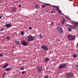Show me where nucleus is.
Masks as SVG:
<instances>
[{
  "instance_id": "nucleus-1",
  "label": "nucleus",
  "mask_w": 78,
  "mask_h": 78,
  "mask_svg": "<svg viewBox=\"0 0 78 78\" xmlns=\"http://www.w3.org/2000/svg\"><path fill=\"white\" fill-rule=\"evenodd\" d=\"M27 41L30 42L34 40L35 39V37L31 35H29L27 36Z\"/></svg>"
},
{
  "instance_id": "nucleus-2",
  "label": "nucleus",
  "mask_w": 78,
  "mask_h": 78,
  "mask_svg": "<svg viewBox=\"0 0 78 78\" xmlns=\"http://www.w3.org/2000/svg\"><path fill=\"white\" fill-rule=\"evenodd\" d=\"M67 66V64L66 63H62L60 64L58 68L59 69H62L65 68Z\"/></svg>"
},
{
  "instance_id": "nucleus-3",
  "label": "nucleus",
  "mask_w": 78,
  "mask_h": 78,
  "mask_svg": "<svg viewBox=\"0 0 78 78\" xmlns=\"http://www.w3.org/2000/svg\"><path fill=\"white\" fill-rule=\"evenodd\" d=\"M68 39L70 41H73L75 38V36H72L70 34H69L68 35Z\"/></svg>"
},
{
  "instance_id": "nucleus-4",
  "label": "nucleus",
  "mask_w": 78,
  "mask_h": 78,
  "mask_svg": "<svg viewBox=\"0 0 78 78\" xmlns=\"http://www.w3.org/2000/svg\"><path fill=\"white\" fill-rule=\"evenodd\" d=\"M73 74L72 73L70 72V73H69L67 74L66 75V76L67 78H70V77L73 76Z\"/></svg>"
},
{
  "instance_id": "nucleus-5",
  "label": "nucleus",
  "mask_w": 78,
  "mask_h": 78,
  "mask_svg": "<svg viewBox=\"0 0 78 78\" xmlns=\"http://www.w3.org/2000/svg\"><path fill=\"white\" fill-rule=\"evenodd\" d=\"M41 47L43 49V50H48V47L45 45H42Z\"/></svg>"
},
{
  "instance_id": "nucleus-6",
  "label": "nucleus",
  "mask_w": 78,
  "mask_h": 78,
  "mask_svg": "<svg viewBox=\"0 0 78 78\" xmlns=\"http://www.w3.org/2000/svg\"><path fill=\"white\" fill-rule=\"evenodd\" d=\"M57 29L58 30V31L59 32L61 33V34H62V33H63V30H62V28H61V27H57Z\"/></svg>"
},
{
  "instance_id": "nucleus-7",
  "label": "nucleus",
  "mask_w": 78,
  "mask_h": 78,
  "mask_svg": "<svg viewBox=\"0 0 78 78\" xmlns=\"http://www.w3.org/2000/svg\"><path fill=\"white\" fill-rule=\"evenodd\" d=\"M21 44H22V45H24V46H26L28 44L25 41H23L21 42Z\"/></svg>"
},
{
  "instance_id": "nucleus-8",
  "label": "nucleus",
  "mask_w": 78,
  "mask_h": 78,
  "mask_svg": "<svg viewBox=\"0 0 78 78\" xmlns=\"http://www.w3.org/2000/svg\"><path fill=\"white\" fill-rule=\"evenodd\" d=\"M37 68L40 73L41 72L42 68L41 67L39 66H37Z\"/></svg>"
},
{
  "instance_id": "nucleus-9",
  "label": "nucleus",
  "mask_w": 78,
  "mask_h": 78,
  "mask_svg": "<svg viewBox=\"0 0 78 78\" xmlns=\"http://www.w3.org/2000/svg\"><path fill=\"white\" fill-rule=\"evenodd\" d=\"M11 25L9 23L6 24V25H5V27H7V28H10L11 27Z\"/></svg>"
},
{
  "instance_id": "nucleus-10",
  "label": "nucleus",
  "mask_w": 78,
  "mask_h": 78,
  "mask_svg": "<svg viewBox=\"0 0 78 78\" xmlns=\"http://www.w3.org/2000/svg\"><path fill=\"white\" fill-rule=\"evenodd\" d=\"M8 65H9V63H7L4 66H2V69L6 68L7 67H8Z\"/></svg>"
},
{
  "instance_id": "nucleus-11",
  "label": "nucleus",
  "mask_w": 78,
  "mask_h": 78,
  "mask_svg": "<svg viewBox=\"0 0 78 78\" xmlns=\"http://www.w3.org/2000/svg\"><path fill=\"white\" fill-rule=\"evenodd\" d=\"M16 10V9L15 7H14L13 8V9L12 10V12H14Z\"/></svg>"
},
{
  "instance_id": "nucleus-12",
  "label": "nucleus",
  "mask_w": 78,
  "mask_h": 78,
  "mask_svg": "<svg viewBox=\"0 0 78 78\" xmlns=\"http://www.w3.org/2000/svg\"><path fill=\"white\" fill-rule=\"evenodd\" d=\"M69 27H70V28H71L72 29H76V27L75 26H70Z\"/></svg>"
},
{
  "instance_id": "nucleus-13",
  "label": "nucleus",
  "mask_w": 78,
  "mask_h": 78,
  "mask_svg": "<svg viewBox=\"0 0 78 78\" xmlns=\"http://www.w3.org/2000/svg\"><path fill=\"white\" fill-rule=\"evenodd\" d=\"M66 22V20L65 19H64L62 22V24H64Z\"/></svg>"
},
{
  "instance_id": "nucleus-14",
  "label": "nucleus",
  "mask_w": 78,
  "mask_h": 78,
  "mask_svg": "<svg viewBox=\"0 0 78 78\" xmlns=\"http://www.w3.org/2000/svg\"><path fill=\"white\" fill-rule=\"evenodd\" d=\"M49 59V58H46L44 59V61H45V62H48V60Z\"/></svg>"
},
{
  "instance_id": "nucleus-15",
  "label": "nucleus",
  "mask_w": 78,
  "mask_h": 78,
  "mask_svg": "<svg viewBox=\"0 0 78 78\" xmlns=\"http://www.w3.org/2000/svg\"><path fill=\"white\" fill-rule=\"evenodd\" d=\"M6 38L7 39V40H10L11 39V38L9 36H7L6 37Z\"/></svg>"
},
{
  "instance_id": "nucleus-16",
  "label": "nucleus",
  "mask_w": 78,
  "mask_h": 78,
  "mask_svg": "<svg viewBox=\"0 0 78 78\" xmlns=\"http://www.w3.org/2000/svg\"><path fill=\"white\" fill-rule=\"evenodd\" d=\"M11 69L9 68H6V69L5 70V71H8L10 70Z\"/></svg>"
},
{
  "instance_id": "nucleus-17",
  "label": "nucleus",
  "mask_w": 78,
  "mask_h": 78,
  "mask_svg": "<svg viewBox=\"0 0 78 78\" xmlns=\"http://www.w3.org/2000/svg\"><path fill=\"white\" fill-rule=\"evenodd\" d=\"M35 8L36 9H39L40 7H39V5H36L35 6Z\"/></svg>"
},
{
  "instance_id": "nucleus-18",
  "label": "nucleus",
  "mask_w": 78,
  "mask_h": 78,
  "mask_svg": "<svg viewBox=\"0 0 78 78\" xmlns=\"http://www.w3.org/2000/svg\"><path fill=\"white\" fill-rule=\"evenodd\" d=\"M43 37H44V36L42 34H41L40 35V38H43Z\"/></svg>"
},
{
  "instance_id": "nucleus-19",
  "label": "nucleus",
  "mask_w": 78,
  "mask_h": 78,
  "mask_svg": "<svg viewBox=\"0 0 78 78\" xmlns=\"http://www.w3.org/2000/svg\"><path fill=\"white\" fill-rule=\"evenodd\" d=\"M16 43L17 44H20V42L18 41H16Z\"/></svg>"
},
{
  "instance_id": "nucleus-20",
  "label": "nucleus",
  "mask_w": 78,
  "mask_h": 78,
  "mask_svg": "<svg viewBox=\"0 0 78 78\" xmlns=\"http://www.w3.org/2000/svg\"><path fill=\"white\" fill-rule=\"evenodd\" d=\"M73 56L74 57L76 58V55L75 54H73Z\"/></svg>"
},
{
  "instance_id": "nucleus-21",
  "label": "nucleus",
  "mask_w": 78,
  "mask_h": 78,
  "mask_svg": "<svg viewBox=\"0 0 78 78\" xmlns=\"http://www.w3.org/2000/svg\"><path fill=\"white\" fill-rule=\"evenodd\" d=\"M59 7L58 6H57V7H56V11H58V10H59Z\"/></svg>"
},
{
  "instance_id": "nucleus-22",
  "label": "nucleus",
  "mask_w": 78,
  "mask_h": 78,
  "mask_svg": "<svg viewBox=\"0 0 78 78\" xmlns=\"http://www.w3.org/2000/svg\"><path fill=\"white\" fill-rule=\"evenodd\" d=\"M71 26H70L69 25V24H68L66 23V27H69Z\"/></svg>"
},
{
  "instance_id": "nucleus-23",
  "label": "nucleus",
  "mask_w": 78,
  "mask_h": 78,
  "mask_svg": "<svg viewBox=\"0 0 78 78\" xmlns=\"http://www.w3.org/2000/svg\"><path fill=\"white\" fill-rule=\"evenodd\" d=\"M74 25H75L76 26L78 27V23H76Z\"/></svg>"
},
{
  "instance_id": "nucleus-24",
  "label": "nucleus",
  "mask_w": 78,
  "mask_h": 78,
  "mask_svg": "<svg viewBox=\"0 0 78 78\" xmlns=\"http://www.w3.org/2000/svg\"><path fill=\"white\" fill-rule=\"evenodd\" d=\"M66 19H69V16H66Z\"/></svg>"
},
{
  "instance_id": "nucleus-25",
  "label": "nucleus",
  "mask_w": 78,
  "mask_h": 78,
  "mask_svg": "<svg viewBox=\"0 0 78 78\" xmlns=\"http://www.w3.org/2000/svg\"><path fill=\"white\" fill-rule=\"evenodd\" d=\"M24 69V68L23 67H21L20 68V70H23Z\"/></svg>"
},
{
  "instance_id": "nucleus-26",
  "label": "nucleus",
  "mask_w": 78,
  "mask_h": 78,
  "mask_svg": "<svg viewBox=\"0 0 78 78\" xmlns=\"http://www.w3.org/2000/svg\"><path fill=\"white\" fill-rule=\"evenodd\" d=\"M21 35H24V32H23V31H21Z\"/></svg>"
},
{
  "instance_id": "nucleus-27",
  "label": "nucleus",
  "mask_w": 78,
  "mask_h": 78,
  "mask_svg": "<svg viewBox=\"0 0 78 78\" xmlns=\"http://www.w3.org/2000/svg\"><path fill=\"white\" fill-rule=\"evenodd\" d=\"M54 24V22H52L51 23V24L50 25V26L53 25Z\"/></svg>"
},
{
  "instance_id": "nucleus-28",
  "label": "nucleus",
  "mask_w": 78,
  "mask_h": 78,
  "mask_svg": "<svg viewBox=\"0 0 78 78\" xmlns=\"http://www.w3.org/2000/svg\"><path fill=\"white\" fill-rule=\"evenodd\" d=\"M32 29V27H29L28 28V29H29V30H31V29Z\"/></svg>"
},
{
  "instance_id": "nucleus-29",
  "label": "nucleus",
  "mask_w": 78,
  "mask_h": 78,
  "mask_svg": "<svg viewBox=\"0 0 78 78\" xmlns=\"http://www.w3.org/2000/svg\"><path fill=\"white\" fill-rule=\"evenodd\" d=\"M3 56V54H0V57H2Z\"/></svg>"
},
{
  "instance_id": "nucleus-30",
  "label": "nucleus",
  "mask_w": 78,
  "mask_h": 78,
  "mask_svg": "<svg viewBox=\"0 0 78 78\" xmlns=\"http://www.w3.org/2000/svg\"><path fill=\"white\" fill-rule=\"evenodd\" d=\"M26 72L25 71H22V74H23L24 73H25Z\"/></svg>"
},
{
  "instance_id": "nucleus-31",
  "label": "nucleus",
  "mask_w": 78,
  "mask_h": 78,
  "mask_svg": "<svg viewBox=\"0 0 78 78\" xmlns=\"http://www.w3.org/2000/svg\"><path fill=\"white\" fill-rule=\"evenodd\" d=\"M58 12H60V13H61V10L59 9V10H58Z\"/></svg>"
},
{
  "instance_id": "nucleus-32",
  "label": "nucleus",
  "mask_w": 78,
  "mask_h": 78,
  "mask_svg": "<svg viewBox=\"0 0 78 78\" xmlns=\"http://www.w3.org/2000/svg\"><path fill=\"white\" fill-rule=\"evenodd\" d=\"M48 78V76H44V78Z\"/></svg>"
},
{
  "instance_id": "nucleus-33",
  "label": "nucleus",
  "mask_w": 78,
  "mask_h": 78,
  "mask_svg": "<svg viewBox=\"0 0 78 78\" xmlns=\"http://www.w3.org/2000/svg\"><path fill=\"white\" fill-rule=\"evenodd\" d=\"M42 7L43 8H44L45 7H46V5H42Z\"/></svg>"
},
{
  "instance_id": "nucleus-34",
  "label": "nucleus",
  "mask_w": 78,
  "mask_h": 78,
  "mask_svg": "<svg viewBox=\"0 0 78 78\" xmlns=\"http://www.w3.org/2000/svg\"><path fill=\"white\" fill-rule=\"evenodd\" d=\"M45 5H46V6H48L49 5H50V4H48V3H46L45 4Z\"/></svg>"
},
{
  "instance_id": "nucleus-35",
  "label": "nucleus",
  "mask_w": 78,
  "mask_h": 78,
  "mask_svg": "<svg viewBox=\"0 0 78 78\" xmlns=\"http://www.w3.org/2000/svg\"><path fill=\"white\" fill-rule=\"evenodd\" d=\"M68 30L69 31H71V29H70L69 28H68Z\"/></svg>"
},
{
  "instance_id": "nucleus-36",
  "label": "nucleus",
  "mask_w": 78,
  "mask_h": 78,
  "mask_svg": "<svg viewBox=\"0 0 78 78\" xmlns=\"http://www.w3.org/2000/svg\"><path fill=\"white\" fill-rule=\"evenodd\" d=\"M72 23H73V24H74L75 25V24H76V23H75L74 22H72Z\"/></svg>"
},
{
  "instance_id": "nucleus-37",
  "label": "nucleus",
  "mask_w": 78,
  "mask_h": 78,
  "mask_svg": "<svg viewBox=\"0 0 78 78\" xmlns=\"http://www.w3.org/2000/svg\"><path fill=\"white\" fill-rule=\"evenodd\" d=\"M52 7H53L54 8H55L56 7H57V6H56L55 5H52Z\"/></svg>"
},
{
  "instance_id": "nucleus-38",
  "label": "nucleus",
  "mask_w": 78,
  "mask_h": 78,
  "mask_svg": "<svg viewBox=\"0 0 78 78\" xmlns=\"http://www.w3.org/2000/svg\"><path fill=\"white\" fill-rule=\"evenodd\" d=\"M19 8H21V5H20V4L19 5Z\"/></svg>"
},
{
  "instance_id": "nucleus-39",
  "label": "nucleus",
  "mask_w": 78,
  "mask_h": 78,
  "mask_svg": "<svg viewBox=\"0 0 78 78\" xmlns=\"http://www.w3.org/2000/svg\"><path fill=\"white\" fill-rule=\"evenodd\" d=\"M5 75V74H3V75H2V76L3 77V78H4V75Z\"/></svg>"
},
{
  "instance_id": "nucleus-40",
  "label": "nucleus",
  "mask_w": 78,
  "mask_h": 78,
  "mask_svg": "<svg viewBox=\"0 0 78 78\" xmlns=\"http://www.w3.org/2000/svg\"><path fill=\"white\" fill-rule=\"evenodd\" d=\"M2 18V16H0V19H1Z\"/></svg>"
},
{
  "instance_id": "nucleus-41",
  "label": "nucleus",
  "mask_w": 78,
  "mask_h": 78,
  "mask_svg": "<svg viewBox=\"0 0 78 78\" xmlns=\"http://www.w3.org/2000/svg\"><path fill=\"white\" fill-rule=\"evenodd\" d=\"M3 29H1V31H3Z\"/></svg>"
},
{
  "instance_id": "nucleus-42",
  "label": "nucleus",
  "mask_w": 78,
  "mask_h": 78,
  "mask_svg": "<svg viewBox=\"0 0 78 78\" xmlns=\"http://www.w3.org/2000/svg\"><path fill=\"white\" fill-rule=\"evenodd\" d=\"M51 13H53V12H52V11H51Z\"/></svg>"
},
{
  "instance_id": "nucleus-43",
  "label": "nucleus",
  "mask_w": 78,
  "mask_h": 78,
  "mask_svg": "<svg viewBox=\"0 0 78 78\" xmlns=\"http://www.w3.org/2000/svg\"><path fill=\"white\" fill-rule=\"evenodd\" d=\"M76 67H78V65H76Z\"/></svg>"
},
{
  "instance_id": "nucleus-44",
  "label": "nucleus",
  "mask_w": 78,
  "mask_h": 78,
  "mask_svg": "<svg viewBox=\"0 0 78 78\" xmlns=\"http://www.w3.org/2000/svg\"><path fill=\"white\" fill-rule=\"evenodd\" d=\"M5 74H6V73H4V74H3L5 75Z\"/></svg>"
},
{
  "instance_id": "nucleus-45",
  "label": "nucleus",
  "mask_w": 78,
  "mask_h": 78,
  "mask_svg": "<svg viewBox=\"0 0 78 78\" xmlns=\"http://www.w3.org/2000/svg\"><path fill=\"white\" fill-rule=\"evenodd\" d=\"M77 46H78V43H77Z\"/></svg>"
},
{
  "instance_id": "nucleus-46",
  "label": "nucleus",
  "mask_w": 78,
  "mask_h": 78,
  "mask_svg": "<svg viewBox=\"0 0 78 78\" xmlns=\"http://www.w3.org/2000/svg\"><path fill=\"white\" fill-rule=\"evenodd\" d=\"M53 13H55V12H53Z\"/></svg>"
},
{
  "instance_id": "nucleus-47",
  "label": "nucleus",
  "mask_w": 78,
  "mask_h": 78,
  "mask_svg": "<svg viewBox=\"0 0 78 78\" xmlns=\"http://www.w3.org/2000/svg\"><path fill=\"white\" fill-rule=\"evenodd\" d=\"M77 70H78V68H77Z\"/></svg>"
},
{
  "instance_id": "nucleus-48",
  "label": "nucleus",
  "mask_w": 78,
  "mask_h": 78,
  "mask_svg": "<svg viewBox=\"0 0 78 78\" xmlns=\"http://www.w3.org/2000/svg\"><path fill=\"white\" fill-rule=\"evenodd\" d=\"M1 0H0V1H1Z\"/></svg>"
},
{
  "instance_id": "nucleus-49",
  "label": "nucleus",
  "mask_w": 78,
  "mask_h": 78,
  "mask_svg": "<svg viewBox=\"0 0 78 78\" xmlns=\"http://www.w3.org/2000/svg\"><path fill=\"white\" fill-rule=\"evenodd\" d=\"M21 78H23V77H21Z\"/></svg>"
}]
</instances>
